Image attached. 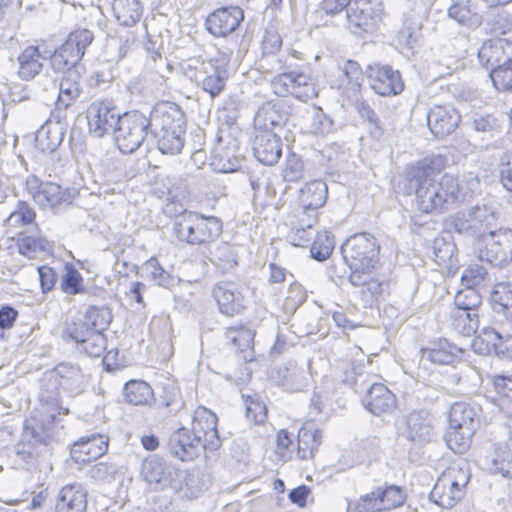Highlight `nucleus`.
<instances>
[{
    "label": "nucleus",
    "instance_id": "nucleus-15",
    "mask_svg": "<svg viewBox=\"0 0 512 512\" xmlns=\"http://www.w3.org/2000/svg\"><path fill=\"white\" fill-rule=\"evenodd\" d=\"M217 422L216 414L205 407L200 406L194 411L191 431L199 436L204 448L211 452L221 446Z\"/></svg>",
    "mask_w": 512,
    "mask_h": 512
},
{
    "label": "nucleus",
    "instance_id": "nucleus-18",
    "mask_svg": "<svg viewBox=\"0 0 512 512\" xmlns=\"http://www.w3.org/2000/svg\"><path fill=\"white\" fill-rule=\"evenodd\" d=\"M243 19L244 12L240 7H222L208 15L205 26L214 37H227L235 32Z\"/></svg>",
    "mask_w": 512,
    "mask_h": 512
},
{
    "label": "nucleus",
    "instance_id": "nucleus-38",
    "mask_svg": "<svg viewBox=\"0 0 512 512\" xmlns=\"http://www.w3.org/2000/svg\"><path fill=\"white\" fill-rule=\"evenodd\" d=\"M476 410L466 403H454L449 411L448 429L476 430Z\"/></svg>",
    "mask_w": 512,
    "mask_h": 512
},
{
    "label": "nucleus",
    "instance_id": "nucleus-34",
    "mask_svg": "<svg viewBox=\"0 0 512 512\" xmlns=\"http://www.w3.org/2000/svg\"><path fill=\"white\" fill-rule=\"evenodd\" d=\"M18 76L25 81L33 79L43 68L46 56L42 55L37 46H27L17 57Z\"/></svg>",
    "mask_w": 512,
    "mask_h": 512
},
{
    "label": "nucleus",
    "instance_id": "nucleus-43",
    "mask_svg": "<svg viewBox=\"0 0 512 512\" xmlns=\"http://www.w3.org/2000/svg\"><path fill=\"white\" fill-rule=\"evenodd\" d=\"M185 131H170L168 133H155L154 138L157 140V146L162 154L176 155L181 152L184 146Z\"/></svg>",
    "mask_w": 512,
    "mask_h": 512
},
{
    "label": "nucleus",
    "instance_id": "nucleus-57",
    "mask_svg": "<svg viewBox=\"0 0 512 512\" xmlns=\"http://www.w3.org/2000/svg\"><path fill=\"white\" fill-rule=\"evenodd\" d=\"M447 14L450 19L463 26L473 27L478 24V15L472 13L469 7L462 3H456L450 6Z\"/></svg>",
    "mask_w": 512,
    "mask_h": 512
},
{
    "label": "nucleus",
    "instance_id": "nucleus-64",
    "mask_svg": "<svg viewBox=\"0 0 512 512\" xmlns=\"http://www.w3.org/2000/svg\"><path fill=\"white\" fill-rule=\"evenodd\" d=\"M490 32L494 35H505L512 30V17L506 12L497 13L489 21Z\"/></svg>",
    "mask_w": 512,
    "mask_h": 512
},
{
    "label": "nucleus",
    "instance_id": "nucleus-21",
    "mask_svg": "<svg viewBox=\"0 0 512 512\" xmlns=\"http://www.w3.org/2000/svg\"><path fill=\"white\" fill-rule=\"evenodd\" d=\"M151 133L185 131L186 119L182 109L176 104H163L156 107L149 116Z\"/></svg>",
    "mask_w": 512,
    "mask_h": 512
},
{
    "label": "nucleus",
    "instance_id": "nucleus-17",
    "mask_svg": "<svg viewBox=\"0 0 512 512\" xmlns=\"http://www.w3.org/2000/svg\"><path fill=\"white\" fill-rule=\"evenodd\" d=\"M405 437L415 444L431 442L435 435V417L427 410H414L406 416Z\"/></svg>",
    "mask_w": 512,
    "mask_h": 512
},
{
    "label": "nucleus",
    "instance_id": "nucleus-29",
    "mask_svg": "<svg viewBox=\"0 0 512 512\" xmlns=\"http://www.w3.org/2000/svg\"><path fill=\"white\" fill-rule=\"evenodd\" d=\"M60 384L58 380H56V376L50 371L44 373L43 377L40 379V391H39V400L42 403L43 408L46 406V412L49 414L51 421L55 420L56 414L63 413L64 415L69 414V410L67 408H63L59 405L60 399Z\"/></svg>",
    "mask_w": 512,
    "mask_h": 512
},
{
    "label": "nucleus",
    "instance_id": "nucleus-60",
    "mask_svg": "<svg viewBox=\"0 0 512 512\" xmlns=\"http://www.w3.org/2000/svg\"><path fill=\"white\" fill-rule=\"evenodd\" d=\"M144 270L148 276L159 286L167 287L172 282V276L163 269L156 258H150L144 263Z\"/></svg>",
    "mask_w": 512,
    "mask_h": 512
},
{
    "label": "nucleus",
    "instance_id": "nucleus-22",
    "mask_svg": "<svg viewBox=\"0 0 512 512\" xmlns=\"http://www.w3.org/2000/svg\"><path fill=\"white\" fill-rule=\"evenodd\" d=\"M456 307L461 311L458 318L467 323L464 326L466 334L475 333L479 327L477 308L482 303V297L477 291V288L462 287L454 297Z\"/></svg>",
    "mask_w": 512,
    "mask_h": 512
},
{
    "label": "nucleus",
    "instance_id": "nucleus-36",
    "mask_svg": "<svg viewBox=\"0 0 512 512\" xmlns=\"http://www.w3.org/2000/svg\"><path fill=\"white\" fill-rule=\"evenodd\" d=\"M459 353H462V349L452 345L447 340H440L432 344L431 347L421 350L422 359L440 365L453 364Z\"/></svg>",
    "mask_w": 512,
    "mask_h": 512
},
{
    "label": "nucleus",
    "instance_id": "nucleus-62",
    "mask_svg": "<svg viewBox=\"0 0 512 512\" xmlns=\"http://www.w3.org/2000/svg\"><path fill=\"white\" fill-rule=\"evenodd\" d=\"M304 164L303 161L295 154H290L285 162L282 171L283 179L287 182H296L303 177Z\"/></svg>",
    "mask_w": 512,
    "mask_h": 512
},
{
    "label": "nucleus",
    "instance_id": "nucleus-27",
    "mask_svg": "<svg viewBox=\"0 0 512 512\" xmlns=\"http://www.w3.org/2000/svg\"><path fill=\"white\" fill-rule=\"evenodd\" d=\"M88 492L80 483L63 486L58 494L55 512H86Z\"/></svg>",
    "mask_w": 512,
    "mask_h": 512
},
{
    "label": "nucleus",
    "instance_id": "nucleus-63",
    "mask_svg": "<svg viewBox=\"0 0 512 512\" xmlns=\"http://www.w3.org/2000/svg\"><path fill=\"white\" fill-rule=\"evenodd\" d=\"M378 487L370 493L360 497L356 503V512H379L383 511L380 497H378Z\"/></svg>",
    "mask_w": 512,
    "mask_h": 512
},
{
    "label": "nucleus",
    "instance_id": "nucleus-9",
    "mask_svg": "<svg viewBox=\"0 0 512 512\" xmlns=\"http://www.w3.org/2000/svg\"><path fill=\"white\" fill-rule=\"evenodd\" d=\"M343 258L350 269H373L378 262L380 245L370 233H358L341 247Z\"/></svg>",
    "mask_w": 512,
    "mask_h": 512
},
{
    "label": "nucleus",
    "instance_id": "nucleus-16",
    "mask_svg": "<svg viewBox=\"0 0 512 512\" xmlns=\"http://www.w3.org/2000/svg\"><path fill=\"white\" fill-rule=\"evenodd\" d=\"M494 219L493 213L485 206L474 207L467 213H458L451 219V225L456 232L471 237H479L485 233L486 227Z\"/></svg>",
    "mask_w": 512,
    "mask_h": 512
},
{
    "label": "nucleus",
    "instance_id": "nucleus-1",
    "mask_svg": "<svg viewBox=\"0 0 512 512\" xmlns=\"http://www.w3.org/2000/svg\"><path fill=\"white\" fill-rule=\"evenodd\" d=\"M445 165V157L431 154L405 170L404 188L408 194H414V205L422 213L443 212L464 200L458 179L453 175L444 174L438 182L433 180Z\"/></svg>",
    "mask_w": 512,
    "mask_h": 512
},
{
    "label": "nucleus",
    "instance_id": "nucleus-7",
    "mask_svg": "<svg viewBox=\"0 0 512 512\" xmlns=\"http://www.w3.org/2000/svg\"><path fill=\"white\" fill-rule=\"evenodd\" d=\"M381 0H352L346 10V28L354 35L373 34L383 20Z\"/></svg>",
    "mask_w": 512,
    "mask_h": 512
},
{
    "label": "nucleus",
    "instance_id": "nucleus-54",
    "mask_svg": "<svg viewBox=\"0 0 512 512\" xmlns=\"http://www.w3.org/2000/svg\"><path fill=\"white\" fill-rule=\"evenodd\" d=\"M19 252L28 258H34L38 253L45 252L48 248V241L39 236H24L18 240Z\"/></svg>",
    "mask_w": 512,
    "mask_h": 512
},
{
    "label": "nucleus",
    "instance_id": "nucleus-8",
    "mask_svg": "<svg viewBox=\"0 0 512 512\" xmlns=\"http://www.w3.org/2000/svg\"><path fill=\"white\" fill-rule=\"evenodd\" d=\"M93 39L94 35L88 29L72 31L66 41L50 56V64L53 70L65 73L69 68L83 66L79 62Z\"/></svg>",
    "mask_w": 512,
    "mask_h": 512
},
{
    "label": "nucleus",
    "instance_id": "nucleus-32",
    "mask_svg": "<svg viewBox=\"0 0 512 512\" xmlns=\"http://www.w3.org/2000/svg\"><path fill=\"white\" fill-rule=\"evenodd\" d=\"M49 371L56 376V380L63 390L75 395L84 390L85 376L78 365L60 363Z\"/></svg>",
    "mask_w": 512,
    "mask_h": 512
},
{
    "label": "nucleus",
    "instance_id": "nucleus-53",
    "mask_svg": "<svg viewBox=\"0 0 512 512\" xmlns=\"http://www.w3.org/2000/svg\"><path fill=\"white\" fill-rule=\"evenodd\" d=\"M92 332V329L83 318H78L68 323L62 332V338L65 341H73L79 345Z\"/></svg>",
    "mask_w": 512,
    "mask_h": 512
},
{
    "label": "nucleus",
    "instance_id": "nucleus-49",
    "mask_svg": "<svg viewBox=\"0 0 512 512\" xmlns=\"http://www.w3.org/2000/svg\"><path fill=\"white\" fill-rule=\"evenodd\" d=\"M377 495L380 497L383 510L397 508L401 506L406 499V493L397 485L379 486Z\"/></svg>",
    "mask_w": 512,
    "mask_h": 512
},
{
    "label": "nucleus",
    "instance_id": "nucleus-11",
    "mask_svg": "<svg viewBox=\"0 0 512 512\" xmlns=\"http://www.w3.org/2000/svg\"><path fill=\"white\" fill-rule=\"evenodd\" d=\"M271 85L276 95L284 97L290 94L302 102L318 96L315 83L302 72L282 73L272 79Z\"/></svg>",
    "mask_w": 512,
    "mask_h": 512
},
{
    "label": "nucleus",
    "instance_id": "nucleus-51",
    "mask_svg": "<svg viewBox=\"0 0 512 512\" xmlns=\"http://www.w3.org/2000/svg\"><path fill=\"white\" fill-rule=\"evenodd\" d=\"M334 247V237L328 231L318 233L311 245V257L318 261H324L332 254Z\"/></svg>",
    "mask_w": 512,
    "mask_h": 512
},
{
    "label": "nucleus",
    "instance_id": "nucleus-5",
    "mask_svg": "<svg viewBox=\"0 0 512 512\" xmlns=\"http://www.w3.org/2000/svg\"><path fill=\"white\" fill-rule=\"evenodd\" d=\"M471 478L466 463H454L443 471L430 492V500L446 509L454 507L465 495Z\"/></svg>",
    "mask_w": 512,
    "mask_h": 512
},
{
    "label": "nucleus",
    "instance_id": "nucleus-25",
    "mask_svg": "<svg viewBox=\"0 0 512 512\" xmlns=\"http://www.w3.org/2000/svg\"><path fill=\"white\" fill-rule=\"evenodd\" d=\"M460 118V114L452 106L435 105L428 111L427 124L435 137L443 138L454 132Z\"/></svg>",
    "mask_w": 512,
    "mask_h": 512
},
{
    "label": "nucleus",
    "instance_id": "nucleus-55",
    "mask_svg": "<svg viewBox=\"0 0 512 512\" xmlns=\"http://www.w3.org/2000/svg\"><path fill=\"white\" fill-rule=\"evenodd\" d=\"M487 276V269L483 265L471 264L461 274V286L477 288L484 283Z\"/></svg>",
    "mask_w": 512,
    "mask_h": 512
},
{
    "label": "nucleus",
    "instance_id": "nucleus-31",
    "mask_svg": "<svg viewBox=\"0 0 512 512\" xmlns=\"http://www.w3.org/2000/svg\"><path fill=\"white\" fill-rule=\"evenodd\" d=\"M488 469L493 474L512 477V442H499L491 445L486 456Z\"/></svg>",
    "mask_w": 512,
    "mask_h": 512
},
{
    "label": "nucleus",
    "instance_id": "nucleus-28",
    "mask_svg": "<svg viewBox=\"0 0 512 512\" xmlns=\"http://www.w3.org/2000/svg\"><path fill=\"white\" fill-rule=\"evenodd\" d=\"M84 66H76L66 71L59 84L58 106L68 109L83 93Z\"/></svg>",
    "mask_w": 512,
    "mask_h": 512
},
{
    "label": "nucleus",
    "instance_id": "nucleus-41",
    "mask_svg": "<svg viewBox=\"0 0 512 512\" xmlns=\"http://www.w3.org/2000/svg\"><path fill=\"white\" fill-rule=\"evenodd\" d=\"M64 131L62 126L45 122L36 135L37 142L43 149L54 151L63 141Z\"/></svg>",
    "mask_w": 512,
    "mask_h": 512
},
{
    "label": "nucleus",
    "instance_id": "nucleus-19",
    "mask_svg": "<svg viewBox=\"0 0 512 512\" xmlns=\"http://www.w3.org/2000/svg\"><path fill=\"white\" fill-rule=\"evenodd\" d=\"M168 449L172 456L181 461H192L206 450L199 436L185 427L178 428L170 435Z\"/></svg>",
    "mask_w": 512,
    "mask_h": 512
},
{
    "label": "nucleus",
    "instance_id": "nucleus-59",
    "mask_svg": "<svg viewBox=\"0 0 512 512\" xmlns=\"http://www.w3.org/2000/svg\"><path fill=\"white\" fill-rule=\"evenodd\" d=\"M493 300L501 307L502 313L512 320V289L509 284L499 283L495 286Z\"/></svg>",
    "mask_w": 512,
    "mask_h": 512
},
{
    "label": "nucleus",
    "instance_id": "nucleus-48",
    "mask_svg": "<svg viewBox=\"0 0 512 512\" xmlns=\"http://www.w3.org/2000/svg\"><path fill=\"white\" fill-rule=\"evenodd\" d=\"M475 430L464 429H448L445 440L447 446L455 453L462 454L470 447L471 437Z\"/></svg>",
    "mask_w": 512,
    "mask_h": 512
},
{
    "label": "nucleus",
    "instance_id": "nucleus-58",
    "mask_svg": "<svg viewBox=\"0 0 512 512\" xmlns=\"http://www.w3.org/2000/svg\"><path fill=\"white\" fill-rule=\"evenodd\" d=\"M502 335L492 328H485L483 335L475 339L473 346L479 353L496 354Z\"/></svg>",
    "mask_w": 512,
    "mask_h": 512
},
{
    "label": "nucleus",
    "instance_id": "nucleus-10",
    "mask_svg": "<svg viewBox=\"0 0 512 512\" xmlns=\"http://www.w3.org/2000/svg\"><path fill=\"white\" fill-rule=\"evenodd\" d=\"M327 195L328 187L322 180L310 181L300 189V231L305 227L313 228L317 220V211L326 203Z\"/></svg>",
    "mask_w": 512,
    "mask_h": 512
},
{
    "label": "nucleus",
    "instance_id": "nucleus-3",
    "mask_svg": "<svg viewBox=\"0 0 512 512\" xmlns=\"http://www.w3.org/2000/svg\"><path fill=\"white\" fill-rule=\"evenodd\" d=\"M277 112L272 107L261 108L255 117V123L260 127L253 142V153L256 159L264 165H274L282 154V141L273 128L280 125L276 119Z\"/></svg>",
    "mask_w": 512,
    "mask_h": 512
},
{
    "label": "nucleus",
    "instance_id": "nucleus-14",
    "mask_svg": "<svg viewBox=\"0 0 512 512\" xmlns=\"http://www.w3.org/2000/svg\"><path fill=\"white\" fill-rule=\"evenodd\" d=\"M141 475L153 490L171 488L176 492L179 489L176 470L156 455L149 456L143 461Z\"/></svg>",
    "mask_w": 512,
    "mask_h": 512
},
{
    "label": "nucleus",
    "instance_id": "nucleus-30",
    "mask_svg": "<svg viewBox=\"0 0 512 512\" xmlns=\"http://www.w3.org/2000/svg\"><path fill=\"white\" fill-rule=\"evenodd\" d=\"M365 407L374 415L390 414L397 405L396 396L381 383H374L364 399Z\"/></svg>",
    "mask_w": 512,
    "mask_h": 512
},
{
    "label": "nucleus",
    "instance_id": "nucleus-47",
    "mask_svg": "<svg viewBox=\"0 0 512 512\" xmlns=\"http://www.w3.org/2000/svg\"><path fill=\"white\" fill-rule=\"evenodd\" d=\"M489 76L497 90H512V59L505 58L502 64L497 65L490 71Z\"/></svg>",
    "mask_w": 512,
    "mask_h": 512
},
{
    "label": "nucleus",
    "instance_id": "nucleus-23",
    "mask_svg": "<svg viewBox=\"0 0 512 512\" xmlns=\"http://www.w3.org/2000/svg\"><path fill=\"white\" fill-rule=\"evenodd\" d=\"M481 258L499 267L512 262V230L491 233L485 249L481 251Z\"/></svg>",
    "mask_w": 512,
    "mask_h": 512
},
{
    "label": "nucleus",
    "instance_id": "nucleus-13",
    "mask_svg": "<svg viewBox=\"0 0 512 512\" xmlns=\"http://www.w3.org/2000/svg\"><path fill=\"white\" fill-rule=\"evenodd\" d=\"M120 116L119 110L111 101L96 100L92 102L87 109L86 115L89 132L97 138H101L111 132L114 133Z\"/></svg>",
    "mask_w": 512,
    "mask_h": 512
},
{
    "label": "nucleus",
    "instance_id": "nucleus-12",
    "mask_svg": "<svg viewBox=\"0 0 512 512\" xmlns=\"http://www.w3.org/2000/svg\"><path fill=\"white\" fill-rule=\"evenodd\" d=\"M26 190L36 204L42 209H56L65 203H70V192L58 183L43 182L35 175L26 179Z\"/></svg>",
    "mask_w": 512,
    "mask_h": 512
},
{
    "label": "nucleus",
    "instance_id": "nucleus-35",
    "mask_svg": "<svg viewBox=\"0 0 512 512\" xmlns=\"http://www.w3.org/2000/svg\"><path fill=\"white\" fill-rule=\"evenodd\" d=\"M112 10L119 25L132 27L143 15V4L140 0H113Z\"/></svg>",
    "mask_w": 512,
    "mask_h": 512
},
{
    "label": "nucleus",
    "instance_id": "nucleus-39",
    "mask_svg": "<svg viewBox=\"0 0 512 512\" xmlns=\"http://www.w3.org/2000/svg\"><path fill=\"white\" fill-rule=\"evenodd\" d=\"M123 394L125 400L133 405H151L154 401L153 390L145 381L132 380L126 383Z\"/></svg>",
    "mask_w": 512,
    "mask_h": 512
},
{
    "label": "nucleus",
    "instance_id": "nucleus-2",
    "mask_svg": "<svg viewBox=\"0 0 512 512\" xmlns=\"http://www.w3.org/2000/svg\"><path fill=\"white\" fill-rule=\"evenodd\" d=\"M173 232L176 238L190 245L213 242L222 233V222L214 216H203L185 210L175 217Z\"/></svg>",
    "mask_w": 512,
    "mask_h": 512
},
{
    "label": "nucleus",
    "instance_id": "nucleus-42",
    "mask_svg": "<svg viewBox=\"0 0 512 512\" xmlns=\"http://www.w3.org/2000/svg\"><path fill=\"white\" fill-rule=\"evenodd\" d=\"M210 261L223 273L232 270L237 265V255L233 247L224 242L210 251Z\"/></svg>",
    "mask_w": 512,
    "mask_h": 512
},
{
    "label": "nucleus",
    "instance_id": "nucleus-46",
    "mask_svg": "<svg viewBox=\"0 0 512 512\" xmlns=\"http://www.w3.org/2000/svg\"><path fill=\"white\" fill-rule=\"evenodd\" d=\"M227 344L231 345L236 351L249 349L254 340V333L243 326L229 327L225 331Z\"/></svg>",
    "mask_w": 512,
    "mask_h": 512
},
{
    "label": "nucleus",
    "instance_id": "nucleus-24",
    "mask_svg": "<svg viewBox=\"0 0 512 512\" xmlns=\"http://www.w3.org/2000/svg\"><path fill=\"white\" fill-rule=\"evenodd\" d=\"M109 439L100 433L82 436L71 447V457L76 463H86L103 456L108 449Z\"/></svg>",
    "mask_w": 512,
    "mask_h": 512
},
{
    "label": "nucleus",
    "instance_id": "nucleus-4",
    "mask_svg": "<svg viewBox=\"0 0 512 512\" xmlns=\"http://www.w3.org/2000/svg\"><path fill=\"white\" fill-rule=\"evenodd\" d=\"M229 58L190 59L185 74L207 93L211 99L218 97L225 89L228 80Z\"/></svg>",
    "mask_w": 512,
    "mask_h": 512
},
{
    "label": "nucleus",
    "instance_id": "nucleus-56",
    "mask_svg": "<svg viewBox=\"0 0 512 512\" xmlns=\"http://www.w3.org/2000/svg\"><path fill=\"white\" fill-rule=\"evenodd\" d=\"M245 398L246 418L254 424H262L267 419V408L258 396H243Z\"/></svg>",
    "mask_w": 512,
    "mask_h": 512
},
{
    "label": "nucleus",
    "instance_id": "nucleus-6",
    "mask_svg": "<svg viewBox=\"0 0 512 512\" xmlns=\"http://www.w3.org/2000/svg\"><path fill=\"white\" fill-rule=\"evenodd\" d=\"M151 121L149 116L139 110L121 114L114 131L115 142L123 154L135 152L148 135Z\"/></svg>",
    "mask_w": 512,
    "mask_h": 512
},
{
    "label": "nucleus",
    "instance_id": "nucleus-33",
    "mask_svg": "<svg viewBox=\"0 0 512 512\" xmlns=\"http://www.w3.org/2000/svg\"><path fill=\"white\" fill-rule=\"evenodd\" d=\"M322 436V431L311 422L304 424L297 436V457L301 460L312 458L322 443Z\"/></svg>",
    "mask_w": 512,
    "mask_h": 512
},
{
    "label": "nucleus",
    "instance_id": "nucleus-50",
    "mask_svg": "<svg viewBox=\"0 0 512 512\" xmlns=\"http://www.w3.org/2000/svg\"><path fill=\"white\" fill-rule=\"evenodd\" d=\"M61 290L68 295H76L84 291L83 277L72 265H66L60 279Z\"/></svg>",
    "mask_w": 512,
    "mask_h": 512
},
{
    "label": "nucleus",
    "instance_id": "nucleus-40",
    "mask_svg": "<svg viewBox=\"0 0 512 512\" xmlns=\"http://www.w3.org/2000/svg\"><path fill=\"white\" fill-rule=\"evenodd\" d=\"M504 46L502 40L487 41L478 51L480 63L491 70L505 61Z\"/></svg>",
    "mask_w": 512,
    "mask_h": 512
},
{
    "label": "nucleus",
    "instance_id": "nucleus-52",
    "mask_svg": "<svg viewBox=\"0 0 512 512\" xmlns=\"http://www.w3.org/2000/svg\"><path fill=\"white\" fill-rule=\"evenodd\" d=\"M107 340L103 332L92 331L84 340L78 345L80 351L85 352L90 357H100L106 350Z\"/></svg>",
    "mask_w": 512,
    "mask_h": 512
},
{
    "label": "nucleus",
    "instance_id": "nucleus-61",
    "mask_svg": "<svg viewBox=\"0 0 512 512\" xmlns=\"http://www.w3.org/2000/svg\"><path fill=\"white\" fill-rule=\"evenodd\" d=\"M35 219V212L23 201H18L16 209L11 212L6 222L9 226L17 227L19 225L30 224Z\"/></svg>",
    "mask_w": 512,
    "mask_h": 512
},
{
    "label": "nucleus",
    "instance_id": "nucleus-45",
    "mask_svg": "<svg viewBox=\"0 0 512 512\" xmlns=\"http://www.w3.org/2000/svg\"><path fill=\"white\" fill-rule=\"evenodd\" d=\"M343 79L341 87L348 91L357 92L361 87L363 74L359 64L355 61L348 60L340 67Z\"/></svg>",
    "mask_w": 512,
    "mask_h": 512
},
{
    "label": "nucleus",
    "instance_id": "nucleus-20",
    "mask_svg": "<svg viewBox=\"0 0 512 512\" xmlns=\"http://www.w3.org/2000/svg\"><path fill=\"white\" fill-rule=\"evenodd\" d=\"M366 73L371 88L381 96L397 95L403 91L404 84L399 71L390 66H368Z\"/></svg>",
    "mask_w": 512,
    "mask_h": 512
},
{
    "label": "nucleus",
    "instance_id": "nucleus-26",
    "mask_svg": "<svg viewBox=\"0 0 512 512\" xmlns=\"http://www.w3.org/2000/svg\"><path fill=\"white\" fill-rule=\"evenodd\" d=\"M219 311L227 316L241 313L245 308V299L233 282H218L212 290Z\"/></svg>",
    "mask_w": 512,
    "mask_h": 512
},
{
    "label": "nucleus",
    "instance_id": "nucleus-37",
    "mask_svg": "<svg viewBox=\"0 0 512 512\" xmlns=\"http://www.w3.org/2000/svg\"><path fill=\"white\" fill-rule=\"evenodd\" d=\"M303 129L313 135H326L333 131L334 122L324 111L317 106L305 109Z\"/></svg>",
    "mask_w": 512,
    "mask_h": 512
},
{
    "label": "nucleus",
    "instance_id": "nucleus-44",
    "mask_svg": "<svg viewBox=\"0 0 512 512\" xmlns=\"http://www.w3.org/2000/svg\"><path fill=\"white\" fill-rule=\"evenodd\" d=\"M83 317L92 331L104 332L112 320V313L106 306H90Z\"/></svg>",
    "mask_w": 512,
    "mask_h": 512
}]
</instances>
